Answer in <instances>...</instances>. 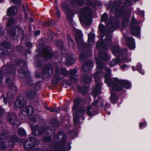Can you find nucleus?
Segmentation results:
<instances>
[{
  "mask_svg": "<svg viewBox=\"0 0 151 151\" xmlns=\"http://www.w3.org/2000/svg\"><path fill=\"white\" fill-rule=\"evenodd\" d=\"M99 72L96 71L94 74V77L95 80L96 86L92 87L93 92L92 93V95L95 98L96 97L97 95L100 93L101 83L100 81V78L99 76Z\"/></svg>",
  "mask_w": 151,
  "mask_h": 151,
  "instance_id": "423d86ee",
  "label": "nucleus"
},
{
  "mask_svg": "<svg viewBox=\"0 0 151 151\" xmlns=\"http://www.w3.org/2000/svg\"><path fill=\"white\" fill-rule=\"evenodd\" d=\"M5 52L2 49H0V56L4 55H5V52Z\"/></svg>",
  "mask_w": 151,
  "mask_h": 151,
  "instance_id": "864d4df0",
  "label": "nucleus"
},
{
  "mask_svg": "<svg viewBox=\"0 0 151 151\" xmlns=\"http://www.w3.org/2000/svg\"><path fill=\"white\" fill-rule=\"evenodd\" d=\"M128 67V66L126 65H125V64L122 65L121 66V68H122V70H124V69H125L126 68H127Z\"/></svg>",
  "mask_w": 151,
  "mask_h": 151,
  "instance_id": "13d9d810",
  "label": "nucleus"
},
{
  "mask_svg": "<svg viewBox=\"0 0 151 151\" xmlns=\"http://www.w3.org/2000/svg\"><path fill=\"white\" fill-rule=\"evenodd\" d=\"M2 45L7 48H9L10 46V45L9 43H4L2 44Z\"/></svg>",
  "mask_w": 151,
  "mask_h": 151,
  "instance_id": "3c124183",
  "label": "nucleus"
},
{
  "mask_svg": "<svg viewBox=\"0 0 151 151\" xmlns=\"http://www.w3.org/2000/svg\"><path fill=\"white\" fill-rule=\"evenodd\" d=\"M28 47H31L32 46V44L30 42H27L25 44Z\"/></svg>",
  "mask_w": 151,
  "mask_h": 151,
  "instance_id": "6e6d98bb",
  "label": "nucleus"
},
{
  "mask_svg": "<svg viewBox=\"0 0 151 151\" xmlns=\"http://www.w3.org/2000/svg\"><path fill=\"white\" fill-rule=\"evenodd\" d=\"M17 133L21 137H23L26 134L25 131L22 128L19 129L18 130Z\"/></svg>",
  "mask_w": 151,
  "mask_h": 151,
  "instance_id": "7c9ffc66",
  "label": "nucleus"
},
{
  "mask_svg": "<svg viewBox=\"0 0 151 151\" xmlns=\"http://www.w3.org/2000/svg\"><path fill=\"white\" fill-rule=\"evenodd\" d=\"M32 82L31 79L29 77L27 80V84L29 86H31L32 85Z\"/></svg>",
  "mask_w": 151,
  "mask_h": 151,
  "instance_id": "603ef678",
  "label": "nucleus"
},
{
  "mask_svg": "<svg viewBox=\"0 0 151 151\" xmlns=\"http://www.w3.org/2000/svg\"><path fill=\"white\" fill-rule=\"evenodd\" d=\"M5 148L4 142L3 141H0V148L2 150H4Z\"/></svg>",
  "mask_w": 151,
  "mask_h": 151,
  "instance_id": "a19ab883",
  "label": "nucleus"
},
{
  "mask_svg": "<svg viewBox=\"0 0 151 151\" xmlns=\"http://www.w3.org/2000/svg\"><path fill=\"white\" fill-rule=\"evenodd\" d=\"M35 94L34 91L32 90H28L26 92L27 97L30 99H32L34 98Z\"/></svg>",
  "mask_w": 151,
  "mask_h": 151,
  "instance_id": "b1692460",
  "label": "nucleus"
},
{
  "mask_svg": "<svg viewBox=\"0 0 151 151\" xmlns=\"http://www.w3.org/2000/svg\"><path fill=\"white\" fill-rule=\"evenodd\" d=\"M95 35L93 33H90L88 35V43L89 45H92L95 42Z\"/></svg>",
  "mask_w": 151,
  "mask_h": 151,
  "instance_id": "412c9836",
  "label": "nucleus"
},
{
  "mask_svg": "<svg viewBox=\"0 0 151 151\" xmlns=\"http://www.w3.org/2000/svg\"><path fill=\"white\" fill-rule=\"evenodd\" d=\"M82 35L81 32L79 31L76 33V41L78 44L81 43L82 42Z\"/></svg>",
  "mask_w": 151,
  "mask_h": 151,
  "instance_id": "393cba45",
  "label": "nucleus"
},
{
  "mask_svg": "<svg viewBox=\"0 0 151 151\" xmlns=\"http://www.w3.org/2000/svg\"><path fill=\"white\" fill-rule=\"evenodd\" d=\"M92 13L91 10L86 7L81 9L79 13L81 22L86 25L90 24L92 21Z\"/></svg>",
  "mask_w": 151,
  "mask_h": 151,
  "instance_id": "7ed1b4c3",
  "label": "nucleus"
},
{
  "mask_svg": "<svg viewBox=\"0 0 151 151\" xmlns=\"http://www.w3.org/2000/svg\"><path fill=\"white\" fill-rule=\"evenodd\" d=\"M120 62V60L117 58L113 60L110 63L109 65L111 67H113L119 63Z\"/></svg>",
  "mask_w": 151,
  "mask_h": 151,
  "instance_id": "cd10ccee",
  "label": "nucleus"
},
{
  "mask_svg": "<svg viewBox=\"0 0 151 151\" xmlns=\"http://www.w3.org/2000/svg\"><path fill=\"white\" fill-rule=\"evenodd\" d=\"M31 120L33 122H35L36 121V119L34 117L32 118L31 119Z\"/></svg>",
  "mask_w": 151,
  "mask_h": 151,
  "instance_id": "680f3d73",
  "label": "nucleus"
},
{
  "mask_svg": "<svg viewBox=\"0 0 151 151\" xmlns=\"http://www.w3.org/2000/svg\"><path fill=\"white\" fill-rule=\"evenodd\" d=\"M60 72L63 75H65L66 74L67 70L65 69H62L60 70Z\"/></svg>",
  "mask_w": 151,
  "mask_h": 151,
  "instance_id": "5fc2aeb1",
  "label": "nucleus"
},
{
  "mask_svg": "<svg viewBox=\"0 0 151 151\" xmlns=\"http://www.w3.org/2000/svg\"><path fill=\"white\" fill-rule=\"evenodd\" d=\"M124 37L125 39V40L127 42V45L131 49H133L135 48L134 40L133 39L128 37L124 36Z\"/></svg>",
  "mask_w": 151,
  "mask_h": 151,
  "instance_id": "4468645a",
  "label": "nucleus"
},
{
  "mask_svg": "<svg viewBox=\"0 0 151 151\" xmlns=\"http://www.w3.org/2000/svg\"><path fill=\"white\" fill-rule=\"evenodd\" d=\"M60 110V108L58 107L57 108H53L51 109H50V111L52 112H57L59 111Z\"/></svg>",
  "mask_w": 151,
  "mask_h": 151,
  "instance_id": "49530a36",
  "label": "nucleus"
},
{
  "mask_svg": "<svg viewBox=\"0 0 151 151\" xmlns=\"http://www.w3.org/2000/svg\"><path fill=\"white\" fill-rule=\"evenodd\" d=\"M67 38L69 46L70 47H73L74 45V42L73 40L71 39L69 35H68L67 36Z\"/></svg>",
  "mask_w": 151,
  "mask_h": 151,
  "instance_id": "473e14b6",
  "label": "nucleus"
},
{
  "mask_svg": "<svg viewBox=\"0 0 151 151\" xmlns=\"http://www.w3.org/2000/svg\"><path fill=\"white\" fill-rule=\"evenodd\" d=\"M15 19L14 18H12L10 19L7 24V28L12 26L15 22Z\"/></svg>",
  "mask_w": 151,
  "mask_h": 151,
  "instance_id": "f704fd0d",
  "label": "nucleus"
},
{
  "mask_svg": "<svg viewBox=\"0 0 151 151\" xmlns=\"http://www.w3.org/2000/svg\"><path fill=\"white\" fill-rule=\"evenodd\" d=\"M111 50L113 53L116 56H120L122 53V51L120 50L119 46L117 45L112 47Z\"/></svg>",
  "mask_w": 151,
  "mask_h": 151,
  "instance_id": "a211bd4d",
  "label": "nucleus"
},
{
  "mask_svg": "<svg viewBox=\"0 0 151 151\" xmlns=\"http://www.w3.org/2000/svg\"><path fill=\"white\" fill-rule=\"evenodd\" d=\"M145 125V123H141L139 124V127H142Z\"/></svg>",
  "mask_w": 151,
  "mask_h": 151,
  "instance_id": "e2e57ef3",
  "label": "nucleus"
},
{
  "mask_svg": "<svg viewBox=\"0 0 151 151\" xmlns=\"http://www.w3.org/2000/svg\"><path fill=\"white\" fill-rule=\"evenodd\" d=\"M52 50L49 47L45 48L42 51V57L46 60H48L51 59L53 56L52 53Z\"/></svg>",
  "mask_w": 151,
  "mask_h": 151,
  "instance_id": "9b49d317",
  "label": "nucleus"
},
{
  "mask_svg": "<svg viewBox=\"0 0 151 151\" xmlns=\"http://www.w3.org/2000/svg\"><path fill=\"white\" fill-rule=\"evenodd\" d=\"M56 14L58 17L60 16V12L58 9H57L56 11Z\"/></svg>",
  "mask_w": 151,
  "mask_h": 151,
  "instance_id": "052dcab7",
  "label": "nucleus"
},
{
  "mask_svg": "<svg viewBox=\"0 0 151 151\" xmlns=\"http://www.w3.org/2000/svg\"><path fill=\"white\" fill-rule=\"evenodd\" d=\"M36 142L35 138L30 137L26 139L24 145V148L27 150H30L35 147Z\"/></svg>",
  "mask_w": 151,
  "mask_h": 151,
  "instance_id": "6e6552de",
  "label": "nucleus"
},
{
  "mask_svg": "<svg viewBox=\"0 0 151 151\" xmlns=\"http://www.w3.org/2000/svg\"><path fill=\"white\" fill-rule=\"evenodd\" d=\"M40 31L39 30L35 31L34 32L35 35L36 36L39 35L40 33Z\"/></svg>",
  "mask_w": 151,
  "mask_h": 151,
  "instance_id": "4d7b16f0",
  "label": "nucleus"
},
{
  "mask_svg": "<svg viewBox=\"0 0 151 151\" xmlns=\"http://www.w3.org/2000/svg\"><path fill=\"white\" fill-rule=\"evenodd\" d=\"M31 129L32 134L35 135H41L43 134H45L47 135L46 131L44 127L39 129L38 126H36L31 127Z\"/></svg>",
  "mask_w": 151,
  "mask_h": 151,
  "instance_id": "9d476101",
  "label": "nucleus"
},
{
  "mask_svg": "<svg viewBox=\"0 0 151 151\" xmlns=\"http://www.w3.org/2000/svg\"><path fill=\"white\" fill-rule=\"evenodd\" d=\"M34 112L33 107L31 106L25 108L22 111V113L25 116H31Z\"/></svg>",
  "mask_w": 151,
  "mask_h": 151,
  "instance_id": "2eb2a0df",
  "label": "nucleus"
},
{
  "mask_svg": "<svg viewBox=\"0 0 151 151\" xmlns=\"http://www.w3.org/2000/svg\"><path fill=\"white\" fill-rule=\"evenodd\" d=\"M101 5H102V4L100 2H99L98 4V5L99 6H101Z\"/></svg>",
  "mask_w": 151,
  "mask_h": 151,
  "instance_id": "774afa93",
  "label": "nucleus"
},
{
  "mask_svg": "<svg viewBox=\"0 0 151 151\" xmlns=\"http://www.w3.org/2000/svg\"><path fill=\"white\" fill-rule=\"evenodd\" d=\"M51 139V138L48 136L47 135L46 137L43 138V140L47 142H49Z\"/></svg>",
  "mask_w": 151,
  "mask_h": 151,
  "instance_id": "c03bdc74",
  "label": "nucleus"
},
{
  "mask_svg": "<svg viewBox=\"0 0 151 151\" xmlns=\"http://www.w3.org/2000/svg\"><path fill=\"white\" fill-rule=\"evenodd\" d=\"M108 19L107 15L106 13H104L101 16V21H104L106 22Z\"/></svg>",
  "mask_w": 151,
  "mask_h": 151,
  "instance_id": "e433bc0d",
  "label": "nucleus"
},
{
  "mask_svg": "<svg viewBox=\"0 0 151 151\" xmlns=\"http://www.w3.org/2000/svg\"><path fill=\"white\" fill-rule=\"evenodd\" d=\"M70 79L71 82L72 83H75L77 81V80L73 76H70Z\"/></svg>",
  "mask_w": 151,
  "mask_h": 151,
  "instance_id": "de8ad7c7",
  "label": "nucleus"
},
{
  "mask_svg": "<svg viewBox=\"0 0 151 151\" xmlns=\"http://www.w3.org/2000/svg\"><path fill=\"white\" fill-rule=\"evenodd\" d=\"M62 7L64 12L67 14L68 17L70 18L74 15L73 11L70 10L68 5L66 3L63 4Z\"/></svg>",
  "mask_w": 151,
  "mask_h": 151,
  "instance_id": "f8f14e48",
  "label": "nucleus"
},
{
  "mask_svg": "<svg viewBox=\"0 0 151 151\" xmlns=\"http://www.w3.org/2000/svg\"><path fill=\"white\" fill-rule=\"evenodd\" d=\"M83 4V2L82 0H71L70 4L73 7H74L78 4L79 6H82Z\"/></svg>",
  "mask_w": 151,
  "mask_h": 151,
  "instance_id": "4be33fe9",
  "label": "nucleus"
},
{
  "mask_svg": "<svg viewBox=\"0 0 151 151\" xmlns=\"http://www.w3.org/2000/svg\"><path fill=\"white\" fill-rule=\"evenodd\" d=\"M7 97L9 102H12L13 100V96L12 94H7Z\"/></svg>",
  "mask_w": 151,
  "mask_h": 151,
  "instance_id": "ea45409f",
  "label": "nucleus"
},
{
  "mask_svg": "<svg viewBox=\"0 0 151 151\" xmlns=\"http://www.w3.org/2000/svg\"><path fill=\"white\" fill-rule=\"evenodd\" d=\"M58 136H60L61 137H65L66 135L64 133H63L62 134H60V132H59L58 134Z\"/></svg>",
  "mask_w": 151,
  "mask_h": 151,
  "instance_id": "bf43d9fd",
  "label": "nucleus"
},
{
  "mask_svg": "<svg viewBox=\"0 0 151 151\" xmlns=\"http://www.w3.org/2000/svg\"><path fill=\"white\" fill-rule=\"evenodd\" d=\"M29 21L31 22H33V19L31 18H29Z\"/></svg>",
  "mask_w": 151,
  "mask_h": 151,
  "instance_id": "0e129e2a",
  "label": "nucleus"
},
{
  "mask_svg": "<svg viewBox=\"0 0 151 151\" xmlns=\"http://www.w3.org/2000/svg\"><path fill=\"white\" fill-rule=\"evenodd\" d=\"M77 73L76 70H72L70 71V76H73V75L76 74Z\"/></svg>",
  "mask_w": 151,
  "mask_h": 151,
  "instance_id": "79ce46f5",
  "label": "nucleus"
},
{
  "mask_svg": "<svg viewBox=\"0 0 151 151\" xmlns=\"http://www.w3.org/2000/svg\"><path fill=\"white\" fill-rule=\"evenodd\" d=\"M96 62L97 64V68L99 69H103L107 73L105 75V82L107 83L108 86H111V80L109 75L111 73L110 69L108 68H106L104 64L102 62L100 61L98 58L96 59Z\"/></svg>",
  "mask_w": 151,
  "mask_h": 151,
  "instance_id": "39448f33",
  "label": "nucleus"
},
{
  "mask_svg": "<svg viewBox=\"0 0 151 151\" xmlns=\"http://www.w3.org/2000/svg\"><path fill=\"white\" fill-rule=\"evenodd\" d=\"M85 54L86 53L83 52L81 53L80 57V60L81 61L83 62L87 58V57Z\"/></svg>",
  "mask_w": 151,
  "mask_h": 151,
  "instance_id": "72a5a7b5",
  "label": "nucleus"
},
{
  "mask_svg": "<svg viewBox=\"0 0 151 151\" xmlns=\"http://www.w3.org/2000/svg\"><path fill=\"white\" fill-rule=\"evenodd\" d=\"M99 101L98 100L93 102L91 106H88L87 108L86 111V113L88 116H91L92 115V113L90 110L92 109L93 107L98 106V105L97 104L99 103Z\"/></svg>",
  "mask_w": 151,
  "mask_h": 151,
  "instance_id": "dca6fc26",
  "label": "nucleus"
},
{
  "mask_svg": "<svg viewBox=\"0 0 151 151\" xmlns=\"http://www.w3.org/2000/svg\"><path fill=\"white\" fill-rule=\"evenodd\" d=\"M107 26L108 27V31H106L104 25L100 24L99 26V29L102 33H105L106 35V38L104 41L102 42L98 41L96 44V48L99 50L98 54L99 58L104 60H106L110 58V57L105 52L103 51L101 52V49L104 48L107 49L110 45L112 41V39L110 33L116 29L117 27L114 28L113 24L109 23Z\"/></svg>",
  "mask_w": 151,
  "mask_h": 151,
  "instance_id": "f257e3e1",
  "label": "nucleus"
},
{
  "mask_svg": "<svg viewBox=\"0 0 151 151\" xmlns=\"http://www.w3.org/2000/svg\"><path fill=\"white\" fill-rule=\"evenodd\" d=\"M11 1L16 4L19 5L21 3V0H11Z\"/></svg>",
  "mask_w": 151,
  "mask_h": 151,
  "instance_id": "37998d69",
  "label": "nucleus"
},
{
  "mask_svg": "<svg viewBox=\"0 0 151 151\" xmlns=\"http://www.w3.org/2000/svg\"><path fill=\"white\" fill-rule=\"evenodd\" d=\"M67 60L66 62V65L67 66H70L73 64L76 59V55L74 54L71 55L69 56L68 55Z\"/></svg>",
  "mask_w": 151,
  "mask_h": 151,
  "instance_id": "aec40b11",
  "label": "nucleus"
},
{
  "mask_svg": "<svg viewBox=\"0 0 151 151\" xmlns=\"http://www.w3.org/2000/svg\"><path fill=\"white\" fill-rule=\"evenodd\" d=\"M117 99V97L116 95L114 94L111 93V96L110 97V100L111 102L114 104L116 103V101Z\"/></svg>",
  "mask_w": 151,
  "mask_h": 151,
  "instance_id": "c85d7f7f",
  "label": "nucleus"
},
{
  "mask_svg": "<svg viewBox=\"0 0 151 151\" xmlns=\"http://www.w3.org/2000/svg\"><path fill=\"white\" fill-rule=\"evenodd\" d=\"M91 77L89 75H86L84 76L83 81L85 83H89L91 81Z\"/></svg>",
  "mask_w": 151,
  "mask_h": 151,
  "instance_id": "bb28decb",
  "label": "nucleus"
},
{
  "mask_svg": "<svg viewBox=\"0 0 151 151\" xmlns=\"http://www.w3.org/2000/svg\"><path fill=\"white\" fill-rule=\"evenodd\" d=\"M131 0H126L125 3L126 6H128L131 5Z\"/></svg>",
  "mask_w": 151,
  "mask_h": 151,
  "instance_id": "8fccbe9b",
  "label": "nucleus"
},
{
  "mask_svg": "<svg viewBox=\"0 0 151 151\" xmlns=\"http://www.w3.org/2000/svg\"><path fill=\"white\" fill-rule=\"evenodd\" d=\"M7 16L4 17L3 18V20H6L7 19Z\"/></svg>",
  "mask_w": 151,
  "mask_h": 151,
  "instance_id": "69168bd1",
  "label": "nucleus"
},
{
  "mask_svg": "<svg viewBox=\"0 0 151 151\" xmlns=\"http://www.w3.org/2000/svg\"><path fill=\"white\" fill-rule=\"evenodd\" d=\"M93 65V63L92 61H87L82 66V70L84 72L88 71Z\"/></svg>",
  "mask_w": 151,
  "mask_h": 151,
  "instance_id": "ddd939ff",
  "label": "nucleus"
},
{
  "mask_svg": "<svg viewBox=\"0 0 151 151\" xmlns=\"http://www.w3.org/2000/svg\"><path fill=\"white\" fill-rule=\"evenodd\" d=\"M8 134L6 131H3L0 134V139L2 140L6 138Z\"/></svg>",
  "mask_w": 151,
  "mask_h": 151,
  "instance_id": "2f4dec72",
  "label": "nucleus"
},
{
  "mask_svg": "<svg viewBox=\"0 0 151 151\" xmlns=\"http://www.w3.org/2000/svg\"><path fill=\"white\" fill-rule=\"evenodd\" d=\"M52 66L51 65H47L43 69L42 72L48 75L50 72L52 73Z\"/></svg>",
  "mask_w": 151,
  "mask_h": 151,
  "instance_id": "5701e85b",
  "label": "nucleus"
},
{
  "mask_svg": "<svg viewBox=\"0 0 151 151\" xmlns=\"http://www.w3.org/2000/svg\"><path fill=\"white\" fill-rule=\"evenodd\" d=\"M132 70L134 71L135 70V68L134 66H133L132 67Z\"/></svg>",
  "mask_w": 151,
  "mask_h": 151,
  "instance_id": "338daca9",
  "label": "nucleus"
},
{
  "mask_svg": "<svg viewBox=\"0 0 151 151\" xmlns=\"http://www.w3.org/2000/svg\"><path fill=\"white\" fill-rule=\"evenodd\" d=\"M16 30L17 31L18 35L19 36H21L22 37L24 35V31L19 27H17L16 29Z\"/></svg>",
  "mask_w": 151,
  "mask_h": 151,
  "instance_id": "c9c22d12",
  "label": "nucleus"
},
{
  "mask_svg": "<svg viewBox=\"0 0 151 151\" xmlns=\"http://www.w3.org/2000/svg\"><path fill=\"white\" fill-rule=\"evenodd\" d=\"M25 104V102L22 96H19L18 97L15 104V106L19 108L22 107Z\"/></svg>",
  "mask_w": 151,
  "mask_h": 151,
  "instance_id": "f3484780",
  "label": "nucleus"
},
{
  "mask_svg": "<svg viewBox=\"0 0 151 151\" xmlns=\"http://www.w3.org/2000/svg\"><path fill=\"white\" fill-rule=\"evenodd\" d=\"M18 72L19 73H22L23 74V75H24L26 73L28 75H29V73L27 70H23L22 69H20L18 70Z\"/></svg>",
  "mask_w": 151,
  "mask_h": 151,
  "instance_id": "4c0bfd02",
  "label": "nucleus"
},
{
  "mask_svg": "<svg viewBox=\"0 0 151 151\" xmlns=\"http://www.w3.org/2000/svg\"><path fill=\"white\" fill-rule=\"evenodd\" d=\"M81 99L79 98L76 99L74 100V104L73 107V121L76 124L78 121V116H83L84 114L85 108L83 107H80L77 109L78 106L79 105Z\"/></svg>",
  "mask_w": 151,
  "mask_h": 151,
  "instance_id": "f03ea898",
  "label": "nucleus"
},
{
  "mask_svg": "<svg viewBox=\"0 0 151 151\" xmlns=\"http://www.w3.org/2000/svg\"><path fill=\"white\" fill-rule=\"evenodd\" d=\"M8 142L9 143V146L12 147L13 144V143L15 142V140L17 139L16 136H14L12 137H9L6 138Z\"/></svg>",
  "mask_w": 151,
  "mask_h": 151,
  "instance_id": "a878e982",
  "label": "nucleus"
},
{
  "mask_svg": "<svg viewBox=\"0 0 151 151\" xmlns=\"http://www.w3.org/2000/svg\"><path fill=\"white\" fill-rule=\"evenodd\" d=\"M131 87V84L128 81L115 78L112 84L111 90L119 91L123 90V88H128Z\"/></svg>",
  "mask_w": 151,
  "mask_h": 151,
  "instance_id": "20e7f679",
  "label": "nucleus"
},
{
  "mask_svg": "<svg viewBox=\"0 0 151 151\" xmlns=\"http://www.w3.org/2000/svg\"><path fill=\"white\" fill-rule=\"evenodd\" d=\"M10 88L13 91H16L17 89L16 86L14 85L10 86Z\"/></svg>",
  "mask_w": 151,
  "mask_h": 151,
  "instance_id": "09e8293b",
  "label": "nucleus"
},
{
  "mask_svg": "<svg viewBox=\"0 0 151 151\" xmlns=\"http://www.w3.org/2000/svg\"><path fill=\"white\" fill-rule=\"evenodd\" d=\"M137 70L139 71L140 73H141L142 74H143L144 72L142 70H141L142 66L141 65H139L138 66H137Z\"/></svg>",
  "mask_w": 151,
  "mask_h": 151,
  "instance_id": "a18cd8bd",
  "label": "nucleus"
},
{
  "mask_svg": "<svg viewBox=\"0 0 151 151\" xmlns=\"http://www.w3.org/2000/svg\"><path fill=\"white\" fill-rule=\"evenodd\" d=\"M137 24V21L135 20L134 17H132L130 25L131 32L133 35L139 37L140 36V28L139 26L135 25Z\"/></svg>",
  "mask_w": 151,
  "mask_h": 151,
  "instance_id": "0eeeda50",
  "label": "nucleus"
},
{
  "mask_svg": "<svg viewBox=\"0 0 151 151\" xmlns=\"http://www.w3.org/2000/svg\"><path fill=\"white\" fill-rule=\"evenodd\" d=\"M8 34L11 38L13 39H14L16 35L15 29H11L10 31L8 32Z\"/></svg>",
  "mask_w": 151,
  "mask_h": 151,
  "instance_id": "c756f323",
  "label": "nucleus"
},
{
  "mask_svg": "<svg viewBox=\"0 0 151 151\" xmlns=\"http://www.w3.org/2000/svg\"><path fill=\"white\" fill-rule=\"evenodd\" d=\"M16 118V116L15 114H10L8 115V119L12 124L14 125V127H17L21 124V123L19 120H17Z\"/></svg>",
  "mask_w": 151,
  "mask_h": 151,
  "instance_id": "1a4fd4ad",
  "label": "nucleus"
},
{
  "mask_svg": "<svg viewBox=\"0 0 151 151\" xmlns=\"http://www.w3.org/2000/svg\"><path fill=\"white\" fill-rule=\"evenodd\" d=\"M18 62L19 64L21 66H24V68H26V63L25 62L24 60H20Z\"/></svg>",
  "mask_w": 151,
  "mask_h": 151,
  "instance_id": "58836bf2",
  "label": "nucleus"
},
{
  "mask_svg": "<svg viewBox=\"0 0 151 151\" xmlns=\"http://www.w3.org/2000/svg\"><path fill=\"white\" fill-rule=\"evenodd\" d=\"M17 13V10L16 6H12L9 8L7 11L8 15L12 16L16 15Z\"/></svg>",
  "mask_w": 151,
  "mask_h": 151,
  "instance_id": "6ab92c4d",
  "label": "nucleus"
}]
</instances>
